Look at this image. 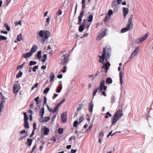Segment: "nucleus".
<instances>
[{
  "label": "nucleus",
  "mask_w": 153,
  "mask_h": 153,
  "mask_svg": "<svg viewBox=\"0 0 153 153\" xmlns=\"http://www.w3.org/2000/svg\"><path fill=\"white\" fill-rule=\"evenodd\" d=\"M108 16L106 15L105 18H104V22H106L108 21Z\"/></svg>",
  "instance_id": "obj_64"
},
{
  "label": "nucleus",
  "mask_w": 153,
  "mask_h": 153,
  "mask_svg": "<svg viewBox=\"0 0 153 153\" xmlns=\"http://www.w3.org/2000/svg\"><path fill=\"white\" fill-rule=\"evenodd\" d=\"M45 22V26L47 27L48 26L50 22V19L49 16H48V17L46 19Z\"/></svg>",
  "instance_id": "obj_22"
},
{
  "label": "nucleus",
  "mask_w": 153,
  "mask_h": 153,
  "mask_svg": "<svg viewBox=\"0 0 153 153\" xmlns=\"http://www.w3.org/2000/svg\"><path fill=\"white\" fill-rule=\"evenodd\" d=\"M25 63H23L22 65H19L17 67V70H19L20 68H22L23 67Z\"/></svg>",
  "instance_id": "obj_55"
},
{
  "label": "nucleus",
  "mask_w": 153,
  "mask_h": 153,
  "mask_svg": "<svg viewBox=\"0 0 153 153\" xmlns=\"http://www.w3.org/2000/svg\"><path fill=\"white\" fill-rule=\"evenodd\" d=\"M47 52L49 53V54H50V57L51 56V55L53 54V51L51 50V48L50 46V45H48V48L46 50Z\"/></svg>",
  "instance_id": "obj_19"
},
{
  "label": "nucleus",
  "mask_w": 153,
  "mask_h": 153,
  "mask_svg": "<svg viewBox=\"0 0 153 153\" xmlns=\"http://www.w3.org/2000/svg\"><path fill=\"white\" fill-rule=\"evenodd\" d=\"M92 126H89L88 129L85 131V132H87V133H88L91 130V128H92Z\"/></svg>",
  "instance_id": "obj_59"
},
{
  "label": "nucleus",
  "mask_w": 153,
  "mask_h": 153,
  "mask_svg": "<svg viewBox=\"0 0 153 153\" xmlns=\"http://www.w3.org/2000/svg\"><path fill=\"white\" fill-rule=\"evenodd\" d=\"M50 119V118L48 117H41L39 120V121L40 123L48 121Z\"/></svg>",
  "instance_id": "obj_7"
},
{
  "label": "nucleus",
  "mask_w": 153,
  "mask_h": 153,
  "mask_svg": "<svg viewBox=\"0 0 153 153\" xmlns=\"http://www.w3.org/2000/svg\"><path fill=\"white\" fill-rule=\"evenodd\" d=\"M7 39V38L3 36H0V41L1 40H5Z\"/></svg>",
  "instance_id": "obj_44"
},
{
  "label": "nucleus",
  "mask_w": 153,
  "mask_h": 153,
  "mask_svg": "<svg viewBox=\"0 0 153 153\" xmlns=\"http://www.w3.org/2000/svg\"><path fill=\"white\" fill-rule=\"evenodd\" d=\"M67 112L65 111L63 113L61 116V119L63 123H65L67 121Z\"/></svg>",
  "instance_id": "obj_6"
},
{
  "label": "nucleus",
  "mask_w": 153,
  "mask_h": 153,
  "mask_svg": "<svg viewBox=\"0 0 153 153\" xmlns=\"http://www.w3.org/2000/svg\"><path fill=\"white\" fill-rule=\"evenodd\" d=\"M24 121H27L28 119V116L27 115L26 113H25V112L24 113Z\"/></svg>",
  "instance_id": "obj_33"
},
{
  "label": "nucleus",
  "mask_w": 153,
  "mask_h": 153,
  "mask_svg": "<svg viewBox=\"0 0 153 153\" xmlns=\"http://www.w3.org/2000/svg\"><path fill=\"white\" fill-rule=\"evenodd\" d=\"M115 98L114 96H112L111 98V102L112 103L114 102L115 101Z\"/></svg>",
  "instance_id": "obj_42"
},
{
  "label": "nucleus",
  "mask_w": 153,
  "mask_h": 153,
  "mask_svg": "<svg viewBox=\"0 0 153 153\" xmlns=\"http://www.w3.org/2000/svg\"><path fill=\"white\" fill-rule=\"evenodd\" d=\"M111 116V114L109 112H108L106 113V115H105V117L106 118H108V117H110Z\"/></svg>",
  "instance_id": "obj_41"
},
{
  "label": "nucleus",
  "mask_w": 153,
  "mask_h": 153,
  "mask_svg": "<svg viewBox=\"0 0 153 153\" xmlns=\"http://www.w3.org/2000/svg\"><path fill=\"white\" fill-rule=\"evenodd\" d=\"M37 46L36 45H33L32 47L30 52L33 54V53L35 52L37 50Z\"/></svg>",
  "instance_id": "obj_14"
},
{
  "label": "nucleus",
  "mask_w": 153,
  "mask_h": 153,
  "mask_svg": "<svg viewBox=\"0 0 153 153\" xmlns=\"http://www.w3.org/2000/svg\"><path fill=\"white\" fill-rule=\"evenodd\" d=\"M47 55L46 54H45L43 55V57L44 58V59H43L42 60V61L43 62H44L47 59Z\"/></svg>",
  "instance_id": "obj_43"
},
{
  "label": "nucleus",
  "mask_w": 153,
  "mask_h": 153,
  "mask_svg": "<svg viewBox=\"0 0 153 153\" xmlns=\"http://www.w3.org/2000/svg\"><path fill=\"white\" fill-rule=\"evenodd\" d=\"M63 128H59L58 129V133L59 134H62L63 132Z\"/></svg>",
  "instance_id": "obj_30"
},
{
  "label": "nucleus",
  "mask_w": 153,
  "mask_h": 153,
  "mask_svg": "<svg viewBox=\"0 0 153 153\" xmlns=\"http://www.w3.org/2000/svg\"><path fill=\"white\" fill-rule=\"evenodd\" d=\"M105 82L104 80H102L100 83V86H105Z\"/></svg>",
  "instance_id": "obj_56"
},
{
  "label": "nucleus",
  "mask_w": 153,
  "mask_h": 153,
  "mask_svg": "<svg viewBox=\"0 0 153 153\" xmlns=\"http://www.w3.org/2000/svg\"><path fill=\"white\" fill-rule=\"evenodd\" d=\"M4 26L6 27V30L8 31H9L10 30V27L8 25L7 23H5L4 24Z\"/></svg>",
  "instance_id": "obj_39"
},
{
  "label": "nucleus",
  "mask_w": 153,
  "mask_h": 153,
  "mask_svg": "<svg viewBox=\"0 0 153 153\" xmlns=\"http://www.w3.org/2000/svg\"><path fill=\"white\" fill-rule=\"evenodd\" d=\"M17 39L18 41H20L22 39V36L21 34H20L17 36Z\"/></svg>",
  "instance_id": "obj_28"
},
{
  "label": "nucleus",
  "mask_w": 153,
  "mask_h": 153,
  "mask_svg": "<svg viewBox=\"0 0 153 153\" xmlns=\"http://www.w3.org/2000/svg\"><path fill=\"white\" fill-rule=\"evenodd\" d=\"M38 68V66L36 65L34 66L32 69V70L33 72H36V70Z\"/></svg>",
  "instance_id": "obj_53"
},
{
  "label": "nucleus",
  "mask_w": 153,
  "mask_h": 153,
  "mask_svg": "<svg viewBox=\"0 0 153 153\" xmlns=\"http://www.w3.org/2000/svg\"><path fill=\"white\" fill-rule=\"evenodd\" d=\"M44 132V134L45 135H48L49 132V129L47 128L45 126L43 128H42Z\"/></svg>",
  "instance_id": "obj_16"
},
{
  "label": "nucleus",
  "mask_w": 153,
  "mask_h": 153,
  "mask_svg": "<svg viewBox=\"0 0 153 153\" xmlns=\"http://www.w3.org/2000/svg\"><path fill=\"white\" fill-rule=\"evenodd\" d=\"M111 51V49L107 47L103 48L102 54V56H99L100 60L99 62L103 64L102 68L104 69L105 72L107 73L108 70V67L110 65V64L109 62L107 61L106 63H104L105 59L106 61H107L109 59L110 54L109 53Z\"/></svg>",
  "instance_id": "obj_1"
},
{
  "label": "nucleus",
  "mask_w": 153,
  "mask_h": 153,
  "mask_svg": "<svg viewBox=\"0 0 153 153\" xmlns=\"http://www.w3.org/2000/svg\"><path fill=\"white\" fill-rule=\"evenodd\" d=\"M39 83H37L36 84L33 85V86L31 88V89L30 91H31L32 90H33L34 88H36L38 85Z\"/></svg>",
  "instance_id": "obj_36"
},
{
  "label": "nucleus",
  "mask_w": 153,
  "mask_h": 153,
  "mask_svg": "<svg viewBox=\"0 0 153 153\" xmlns=\"http://www.w3.org/2000/svg\"><path fill=\"white\" fill-rule=\"evenodd\" d=\"M138 47H137L132 53L130 57V59L134 58L136 55H137L139 50V49H138Z\"/></svg>",
  "instance_id": "obj_10"
},
{
  "label": "nucleus",
  "mask_w": 153,
  "mask_h": 153,
  "mask_svg": "<svg viewBox=\"0 0 153 153\" xmlns=\"http://www.w3.org/2000/svg\"><path fill=\"white\" fill-rule=\"evenodd\" d=\"M32 55V53L30 51L27 53H23V56L24 58L27 59L31 56Z\"/></svg>",
  "instance_id": "obj_11"
},
{
  "label": "nucleus",
  "mask_w": 153,
  "mask_h": 153,
  "mask_svg": "<svg viewBox=\"0 0 153 153\" xmlns=\"http://www.w3.org/2000/svg\"><path fill=\"white\" fill-rule=\"evenodd\" d=\"M120 79V84L122 85L123 81V73L122 71H120L119 73Z\"/></svg>",
  "instance_id": "obj_13"
},
{
  "label": "nucleus",
  "mask_w": 153,
  "mask_h": 153,
  "mask_svg": "<svg viewBox=\"0 0 153 153\" xmlns=\"http://www.w3.org/2000/svg\"><path fill=\"white\" fill-rule=\"evenodd\" d=\"M20 89L19 86L17 85H14L13 87V92L16 94H17Z\"/></svg>",
  "instance_id": "obj_9"
},
{
  "label": "nucleus",
  "mask_w": 153,
  "mask_h": 153,
  "mask_svg": "<svg viewBox=\"0 0 153 153\" xmlns=\"http://www.w3.org/2000/svg\"><path fill=\"white\" fill-rule=\"evenodd\" d=\"M45 113L44 108V107H42L40 110L39 115L40 117H43Z\"/></svg>",
  "instance_id": "obj_17"
},
{
  "label": "nucleus",
  "mask_w": 153,
  "mask_h": 153,
  "mask_svg": "<svg viewBox=\"0 0 153 153\" xmlns=\"http://www.w3.org/2000/svg\"><path fill=\"white\" fill-rule=\"evenodd\" d=\"M41 51H39L38 52V53H37V57L38 59H40L41 57Z\"/></svg>",
  "instance_id": "obj_45"
},
{
  "label": "nucleus",
  "mask_w": 153,
  "mask_h": 153,
  "mask_svg": "<svg viewBox=\"0 0 153 153\" xmlns=\"http://www.w3.org/2000/svg\"><path fill=\"white\" fill-rule=\"evenodd\" d=\"M65 101V98L63 99L60 102L58 103V108Z\"/></svg>",
  "instance_id": "obj_31"
},
{
  "label": "nucleus",
  "mask_w": 153,
  "mask_h": 153,
  "mask_svg": "<svg viewBox=\"0 0 153 153\" xmlns=\"http://www.w3.org/2000/svg\"><path fill=\"white\" fill-rule=\"evenodd\" d=\"M113 13V11L111 10H110L108 12V15L109 16H110Z\"/></svg>",
  "instance_id": "obj_50"
},
{
  "label": "nucleus",
  "mask_w": 153,
  "mask_h": 153,
  "mask_svg": "<svg viewBox=\"0 0 153 153\" xmlns=\"http://www.w3.org/2000/svg\"><path fill=\"white\" fill-rule=\"evenodd\" d=\"M4 106L3 103L2 102H1L0 104V116L1 114V113L2 111V109L4 108Z\"/></svg>",
  "instance_id": "obj_32"
},
{
  "label": "nucleus",
  "mask_w": 153,
  "mask_h": 153,
  "mask_svg": "<svg viewBox=\"0 0 153 153\" xmlns=\"http://www.w3.org/2000/svg\"><path fill=\"white\" fill-rule=\"evenodd\" d=\"M84 12L83 11V10H81L80 13V15L78 17H80L82 18L84 15Z\"/></svg>",
  "instance_id": "obj_46"
},
{
  "label": "nucleus",
  "mask_w": 153,
  "mask_h": 153,
  "mask_svg": "<svg viewBox=\"0 0 153 153\" xmlns=\"http://www.w3.org/2000/svg\"><path fill=\"white\" fill-rule=\"evenodd\" d=\"M85 29V25H82L79 26V30L80 32H81L83 31Z\"/></svg>",
  "instance_id": "obj_25"
},
{
  "label": "nucleus",
  "mask_w": 153,
  "mask_h": 153,
  "mask_svg": "<svg viewBox=\"0 0 153 153\" xmlns=\"http://www.w3.org/2000/svg\"><path fill=\"white\" fill-rule=\"evenodd\" d=\"M93 107L94 104L93 102H91L89 103V105L88 107V110L89 112H92Z\"/></svg>",
  "instance_id": "obj_18"
},
{
  "label": "nucleus",
  "mask_w": 153,
  "mask_h": 153,
  "mask_svg": "<svg viewBox=\"0 0 153 153\" xmlns=\"http://www.w3.org/2000/svg\"><path fill=\"white\" fill-rule=\"evenodd\" d=\"M14 23L16 26L19 25L20 26H21L22 25V21L21 20L19 21L18 22H16Z\"/></svg>",
  "instance_id": "obj_34"
},
{
  "label": "nucleus",
  "mask_w": 153,
  "mask_h": 153,
  "mask_svg": "<svg viewBox=\"0 0 153 153\" xmlns=\"http://www.w3.org/2000/svg\"><path fill=\"white\" fill-rule=\"evenodd\" d=\"M22 73L21 71H20L19 73L17 75L16 77L17 78H19V77H21L22 76Z\"/></svg>",
  "instance_id": "obj_48"
},
{
  "label": "nucleus",
  "mask_w": 153,
  "mask_h": 153,
  "mask_svg": "<svg viewBox=\"0 0 153 153\" xmlns=\"http://www.w3.org/2000/svg\"><path fill=\"white\" fill-rule=\"evenodd\" d=\"M133 17V16L132 14L131 15V16L128 20V21L127 25L129 27H130L131 25V22H132V20Z\"/></svg>",
  "instance_id": "obj_20"
},
{
  "label": "nucleus",
  "mask_w": 153,
  "mask_h": 153,
  "mask_svg": "<svg viewBox=\"0 0 153 153\" xmlns=\"http://www.w3.org/2000/svg\"><path fill=\"white\" fill-rule=\"evenodd\" d=\"M36 62L31 61L30 62L29 65L30 66H32V65H36Z\"/></svg>",
  "instance_id": "obj_38"
},
{
  "label": "nucleus",
  "mask_w": 153,
  "mask_h": 153,
  "mask_svg": "<svg viewBox=\"0 0 153 153\" xmlns=\"http://www.w3.org/2000/svg\"><path fill=\"white\" fill-rule=\"evenodd\" d=\"M123 115L122 113V106H121V109L117 111L114 115L112 118V124L114 125L120 119Z\"/></svg>",
  "instance_id": "obj_2"
},
{
  "label": "nucleus",
  "mask_w": 153,
  "mask_h": 153,
  "mask_svg": "<svg viewBox=\"0 0 153 153\" xmlns=\"http://www.w3.org/2000/svg\"><path fill=\"white\" fill-rule=\"evenodd\" d=\"M93 16L92 15H89L87 17L88 22H91L93 19Z\"/></svg>",
  "instance_id": "obj_27"
},
{
  "label": "nucleus",
  "mask_w": 153,
  "mask_h": 153,
  "mask_svg": "<svg viewBox=\"0 0 153 153\" xmlns=\"http://www.w3.org/2000/svg\"><path fill=\"white\" fill-rule=\"evenodd\" d=\"M112 81L111 78L109 77L107 78L106 80V82L108 84H110L112 83Z\"/></svg>",
  "instance_id": "obj_24"
},
{
  "label": "nucleus",
  "mask_w": 153,
  "mask_h": 153,
  "mask_svg": "<svg viewBox=\"0 0 153 153\" xmlns=\"http://www.w3.org/2000/svg\"><path fill=\"white\" fill-rule=\"evenodd\" d=\"M78 22L77 23V25H80V24L81 23V22L82 20V18H81L80 17H78Z\"/></svg>",
  "instance_id": "obj_54"
},
{
  "label": "nucleus",
  "mask_w": 153,
  "mask_h": 153,
  "mask_svg": "<svg viewBox=\"0 0 153 153\" xmlns=\"http://www.w3.org/2000/svg\"><path fill=\"white\" fill-rule=\"evenodd\" d=\"M78 124V121L77 120H76L74 121L73 123V126L74 127H76Z\"/></svg>",
  "instance_id": "obj_51"
},
{
  "label": "nucleus",
  "mask_w": 153,
  "mask_h": 153,
  "mask_svg": "<svg viewBox=\"0 0 153 153\" xmlns=\"http://www.w3.org/2000/svg\"><path fill=\"white\" fill-rule=\"evenodd\" d=\"M54 77V74L53 72H51L50 75V81L51 82L53 81Z\"/></svg>",
  "instance_id": "obj_23"
},
{
  "label": "nucleus",
  "mask_w": 153,
  "mask_h": 153,
  "mask_svg": "<svg viewBox=\"0 0 153 153\" xmlns=\"http://www.w3.org/2000/svg\"><path fill=\"white\" fill-rule=\"evenodd\" d=\"M36 145H35L33 147V148L32 150V151L30 153H32L33 151L36 149Z\"/></svg>",
  "instance_id": "obj_61"
},
{
  "label": "nucleus",
  "mask_w": 153,
  "mask_h": 153,
  "mask_svg": "<svg viewBox=\"0 0 153 153\" xmlns=\"http://www.w3.org/2000/svg\"><path fill=\"white\" fill-rule=\"evenodd\" d=\"M62 85H60V86L58 88V93H59L61 92V90L62 89Z\"/></svg>",
  "instance_id": "obj_58"
},
{
  "label": "nucleus",
  "mask_w": 153,
  "mask_h": 153,
  "mask_svg": "<svg viewBox=\"0 0 153 153\" xmlns=\"http://www.w3.org/2000/svg\"><path fill=\"white\" fill-rule=\"evenodd\" d=\"M130 27L127 25L126 27L122 29L121 30V33H125L130 30Z\"/></svg>",
  "instance_id": "obj_21"
},
{
  "label": "nucleus",
  "mask_w": 153,
  "mask_h": 153,
  "mask_svg": "<svg viewBox=\"0 0 153 153\" xmlns=\"http://www.w3.org/2000/svg\"><path fill=\"white\" fill-rule=\"evenodd\" d=\"M149 34V33H147L143 37L138 38L136 40L135 42V43L136 44H139L140 43L143 42L144 40H146Z\"/></svg>",
  "instance_id": "obj_5"
},
{
  "label": "nucleus",
  "mask_w": 153,
  "mask_h": 153,
  "mask_svg": "<svg viewBox=\"0 0 153 153\" xmlns=\"http://www.w3.org/2000/svg\"><path fill=\"white\" fill-rule=\"evenodd\" d=\"M97 88L99 89L98 92L99 93L100 92L102 91V90L103 88V86H100L99 88Z\"/></svg>",
  "instance_id": "obj_52"
},
{
  "label": "nucleus",
  "mask_w": 153,
  "mask_h": 153,
  "mask_svg": "<svg viewBox=\"0 0 153 153\" xmlns=\"http://www.w3.org/2000/svg\"><path fill=\"white\" fill-rule=\"evenodd\" d=\"M85 4H82V9L81 10H83V11H84V12H85V10H84V9H85Z\"/></svg>",
  "instance_id": "obj_60"
},
{
  "label": "nucleus",
  "mask_w": 153,
  "mask_h": 153,
  "mask_svg": "<svg viewBox=\"0 0 153 153\" xmlns=\"http://www.w3.org/2000/svg\"><path fill=\"white\" fill-rule=\"evenodd\" d=\"M39 35L40 37L43 38L44 40H46L49 37L50 33L47 30H41L39 32Z\"/></svg>",
  "instance_id": "obj_4"
},
{
  "label": "nucleus",
  "mask_w": 153,
  "mask_h": 153,
  "mask_svg": "<svg viewBox=\"0 0 153 153\" xmlns=\"http://www.w3.org/2000/svg\"><path fill=\"white\" fill-rule=\"evenodd\" d=\"M84 120V118L82 117H80L79 119V123H80L82 122Z\"/></svg>",
  "instance_id": "obj_63"
},
{
  "label": "nucleus",
  "mask_w": 153,
  "mask_h": 153,
  "mask_svg": "<svg viewBox=\"0 0 153 153\" xmlns=\"http://www.w3.org/2000/svg\"><path fill=\"white\" fill-rule=\"evenodd\" d=\"M46 106L47 107L49 111L51 112L53 111V113H55L56 111L57 110V105L56 106V108L54 110H53V109L51 108H50L48 104H46Z\"/></svg>",
  "instance_id": "obj_12"
},
{
  "label": "nucleus",
  "mask_w": 153,
  "mask_h": 153,
  "mask_svg": "<svg viewBox=\"0 0 153 153\" xmlns=\"http://www.w3.org/2000/svg\"><path fill=\"white\" fill-rule=\"evenodd\" d=\"M49 87H47L44 90L43 93L44 94H46L49 91Z\"/></svg>",
  "instance_id": "obj_35"
},
{
  "label": "nucleus",
  "mask_w": 153,
  "mask_h": 153,
  "mask_svg": "<svg viewBox=\"0 0 153 153\" xmlns=\"http://www.w3.org/2000/svg\"><path fill=\"white\" fill-rule=\"evenodd\" d=\"M0 98L2 100V102H4V99L5 98V97H4L2 93L1 92H0Z\"/></svg>",
  "instance_id": "obj_40"
},
{
  "label": "nucleus",
  "mask_w": 153,
  "mask_h": 153,
  "mask_svg": "<svg viewBox=\"0 0 153 153\" xmlns=\"http://www.w3.org/2000/svg\"><path fill=\"white\" fill-rule=\"evenodd\" d=\"M27 133L26 134V135L25 136H22L21 135H20V137L18 139L19 141H20L24 139H25L27 137Z\"/></svg>",
  "instance_id": "obj_26"
},
{
  "label": "nucleus",
  "mask_w": 153,
  "mask_h": 153,
  "mask_svg": "<svg viewBox=\"0 0 153 153\" xmlns=\"http://www.w3.org/2000/svg\"><path fill=\"white\" fill-rule=\"evenodd\" d=\"M97 91H99V89H98L97 88L96 89H94V91L93 93V96H94L97 93Z\"/></svg>",
  "instance_id": "obj_47"
},
{
  "label": "nucleus",
  "mask_w": 153,
  "mask_h": 153,
  "mask_svg": "<svg viewBox=\"0 0 153 153\" xmlns=\"http://www.w3.org/2000/svg\"><path fill=\"white\" fill-rule=\"evenodd\" d=\"M64 66H63V68L64 69L63 70H61V71L60 72V73H61V72H62L63 73H65L66 71L65 69L67 68V67H66V65H64Z\"/></svg>",
  "instance_id": "obj_49"
},
{
  "label": "nucleus",
  "mask_w": 153,
  "mask_h": 153,
  "mask_svg": "<svg viewBox=\"0 0 153 153\" xmlns=\"http://www.w3.org/2000/svg\"><path fill=\"white\" fill-rule=\"evenodd\" d=\"M66 51H63L61 52L62 55L61 57L60 63L63 65H67L69 60V56L66 53Z\"/></svg>",
  "instance_id": "obj_3"
},
{
  "label": "nucleus",
  "mask_w": 153,
  "mask_h": 153,
  "mask_svg": "<svg viewBox=\"0 0 153 153\" xmlns=\"http://www.w3.org/2000/svg\"><path fill=\"white\" fill-rule=\"evenodd\" d=\"M123 13L124 17H125L129 12L128 9L126 7L123 8Z\"/></svg>",
  "instance_id": "obj_15"
},
{
  "label": "nucleus",
  "mask_w": 153,
  "mask_h": 153,
  "mask_svg": "<svg viewBox=\"0 0 153 153\" xmlns=\"http://www.w3.org/2000/svg\"><path fill=\"white\" fill-rule=\"evenodd\" d=\"M32 142V140L31 139H28L27 140V143L28 145H29V146H30L31 145Z\"/></svg>",
  "instance_id": "obj_37"
},
{
  "label": "nucleus",
  "mask_w": 153,
  "mask_h": 153,
  "mask_svg": "<svg viewBox=\"0 0 153 153\" xmlns=\"http://www.w3.org/2000/svg\"><path fill=\"white\" fill-rule=\"evenodd\" d=\"M24 126L26 128H29V123L27 121H24Z\"/></svg>",
  "instance_id": "obj_29"
},
{
  "label": "nucleus",
  "mask_w": 153,
  "mask_h": 153,
  "mask_svg": "<svg viewBox=\"0 0 153 153\" xmlns=\"http://www.w3.org/2000/svg\"><path fill=\"white\" fill-rule=\"evenodd\" d=\"M47 101V98L46 97H44V101H43V104L44 105V104H46Z\"/></svg>",
  "instance_id": "obj_62"
},
{
  "label": "nucleus",
  "mask_w": 153,
  "mask_h": 153,
  "mask_svg": "<svg viewBox=\"0 0 153 153\" xmlns=\"http://www.w3.org/2000/svg\"><path fill=\"white\" fill-rule=\"evenodd\" d=\"M106 32L105 31H103L102 32L99 34L97 37V39L98 40H100L103 37L105 36Z\"/></svg>",
  "instance_id": "obj_8"
},
{
  "label": "nucleus",
  "mask_w": 153,
  "mask_h": 153,
  "mask_svg": "<svg viewBox=\"0 0 153 153\" xmlns=\"http://www.w3.org/2000/svg\"><path fill=\"white\" fill-rule=\"evenodd\" d=\"M88 77L89 78H91V80H93L94 79V76L93 74L89 75Z\"/></svg>",
  "instance_id": "obj_57"
}]
</instances>
